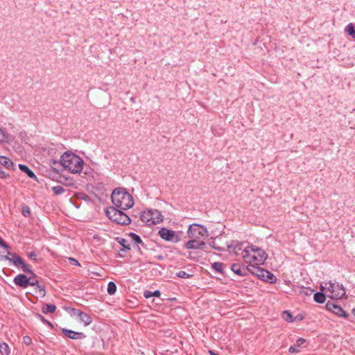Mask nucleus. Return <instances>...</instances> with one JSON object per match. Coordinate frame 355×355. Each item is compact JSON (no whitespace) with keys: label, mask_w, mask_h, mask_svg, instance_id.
Segmentation results:
<instances>
[{"label":"nucleus","mask_w":355,"mask_h":355,"mask_svg":"<svg viewBox=\"0 0 355 355\" xmlns=\"http://www.w3.org/2000/svg\"><path fill=\"white\" fill-rule=\"evenodd\" d=\"M258 272V270L257 271ZM259 279L266 282L267 283H269L270 284H275L277 282V277L276 276L272 274L269 270L264 269L262 268V270H259Z\"/></svg>","instance_id":"nucleus-10"},{"label":"nucleus","mask_w":355,"mask_h":355,"mask_svg":"<svg viewBox=\"0 0 355 355\" xmlns=\"http://www.w3.org/2000/svg\"><path fill=\"white\" fill-rule=\"evenodd\" d=\"M123 211V209L112 206L107 207L105 213L106 216L114 223L121 225H127L131 223L132 220Z\"/></svg>","instance_id":"nucleus-3"},{"label":"nucleus","mask_w":355,"mask_h":355,"mask_svg":"<svg viewBox=\"0 0 355 355\" xmlns=\"http://www.w3.org/2000/svg\"><path fill=\"white\" fill-rule=\"evenodd\" d=\"M257 252V256H252L250 262L256 261L257 265H263L268 259V254L266 251L256 245H249L243 250V258L246 259L249 257V252Z\"/></svg>","instance_id":"nucleus-4"},{"label":"nucleus","mask_w":355,"mask_h":355,"mask_svg":"<svg viewBox=\"0 0 355 355\" xmlns=\"http://www.w3.org/2000/svg\"><path fill=\"white\" fill-rule=\"evenodd\" d=\"M160 295H161V292L159 290H156V291H155L153 292L148 291V290H146L144 292V296L146 299H148V298L152 297H159Z\"/></svg>","instance_id":"nucleus-27"},{"label":"nucleus","mask_w":355,"mask_h":355,"mask_svg":"<svg viewBox=\"0 0 355 355\" xmlns=\"http://www.w3.org/2000/svg\"><path fill=\"white\" fill-rule=\"evenodd\" d=\"M10 178V175L6 173L2 168L0 167V178L2 179H8Z\"/></svg>","instance_id":"nucleus-43"},{"label":"nucleus","mask_w":355,"mask_h":355,"mask_svg":"<svg viewBox=\"0 0 355 355\" xmlns=\"http://www.w3.org/2000/svg\"><path fill=\"white\" fill-rule=\"evenodd\" d=\"M0 353L2 355H9L10 353L8 345L4 342L0 343Z\"/></svg>","instance_id":"nucleus-30"},{"label":"nucleus","mask_w":355,"mask_h":355,"mask_svg":"<svg viewBox=\"0 0 355 355\" xmlns=\"http://www.w3.org/2000/svg\"><path fill=\"white\" fill-rule=\"evenodd\" d=\"M0 246L3 248H6V249L9 248L8 244L6 241H4V240L1 236H0Z\"/></svg>","instance_id":"nucleus-46"},{"label":"nucleus","mask_w":355,"mask_h":355,"mask_svg":"<svg viewBox=\"0 0 355 355\" xmlns=\"http://www.w3.org/2000/svg\"><path fill=\"white\" fill-rule=\"evenodd\" d=\"M247 268H248V275L249 273H251V274L257 276L259 278V274H260V273L259 272H257V270L259 271V270H262V268L259 267V266H253L252 264L248 265Z\"/></svg>","instance_id":"nucleus-26"},{"label":"nucleus","mask_w":355,"mask_h":355,"mask_svg":"<svg viewBox=\"0 0 355 355\" xmlns=\"http://www.w3.org/2000/svg\"><path fill=\"white\" fill-rule=\"evenodd\" d=\"M189 258L191 259V253H189Z\"/></svg>","instance_id":"nucleus-57"},{"label":"nucleus","mask_w":355,"mask_h":355,"mask_svg":"<svg viewBox=\"0 0 355 355\" xmlns=\"http://www.w3.org/2000/svg\"><path fill=\"white\" fill-rule=\"evenodd\" d=\"M305 339H304L303 338H299L297 340H296V346L297 347H300L301 345H302L304 343H305Z\"/></svg>","instance_id":"nucleus-47"},{"label":"nucleus","mask_w":355,"mask_h":355,"mask_svg":"<svg viewBox=\"0 0 355 355\" xmlns=\"http://www.w3.org/2000/svg\"><path fill=\"white\" fill-rule=\"evenodd\" d=\"M113 207L127 210L134 205V200L127 190L123 187H118L113 190L111 195Z\"/></svg>","instance_id":"nucleus-2"},{"label":"nucleus","mask_w":355,"mask_h":355,"mask_svg":"<svg viewBox=\"0 0 355 355\" xmlns=\"http://www.w3.org/2000/svg\"><path fill=\"white\" fill-rule=\"evenodd\" d=\"M188 237L191 239L200 240L209 236L207 228L198 223L191 224L187 230Z\"/></svg>","instance_id":"nucleus-7"},{"label":"nucleus","mask_w":355,"mask_h":355,"mask_svg":"<svg viewBox=\"0 0 355 355\" xmlns=\"http://www.w3.org/2000/svg\"><path fill=\"white\" fill-rule=\"evenodd\" d=\"M21 214L24 217H28L31 214V209L28 205H24L21 208Z\"/></svg>","instance_id":"nucleus-39"},{"label":"nucleus","mask_w":355,"mask_h":355,"mask_svg":"<svg viewBox=\"0 0 355 355\" xmlns=\"http://www.w3.org/2000/svg\"><path fill=\"white\" fill-rule=\"evenodd\" d=\"M345 31L352 38H355V28L353 24H349L345 28Z\"/></svg>","instance_id":"nucleus-34"},{"label":"nucleus","mask_w":355,"mask_h":355,"mask_svg":"<svg viewBox=\"0 0 355 355\" xmlns=\"http://www.w3.org/2000/svg\"><path fill=\"white\" fill-rule=\"evenodd\" d=\"M18 167L19 170L26 173L28 178L39 182L37 175L27 165L19 164Z\"/></svg>","instance_id":"nucleus-18"},{"label":"nucleus","mask_w":355,"mask_h":355,"mask_svg":"<svg viewBox=\"0 0 355 355\" xmlns=\"http://www.w3.org/2000/svg\"><path fill=\"white\" fill-rule=\"evenodd\" d=\"M135 248V249H136L137 252H139L140 254H142V251H141V247L139 245H137Z\"/></svg>","instance_id":"nucleus-52"},{"label":"nucleus","mask_w":355,"mask_h":355,"mask_svg":"<svg viewBox=\"0 0 355 355\" xmlns=\"http://www.w3.org/2000/svg\"><path fill=\"white\" fill-rule=\"evenodd\" d=\"M282 318L288 322H293L295 321L294 317L293 316L291 312L290 311H284L282 314Z\"/></svg>","instance_id":"nucleus-28"},{"label":"nucleus","mask_w":355,"mask_h":355,"mask_svg":"<svg viewBox=\"0 0 355 355\" xmlns=\"http://www.w3.org/2000/svg\"><path fill=\"white\" fill-rule=\"evenodd\" d=\"M114 239L121 245V248L119 250L117 257L124 258L125 256V253L131 250L130 244L128 243V241L125 239L120 236H116Z\"/></svg>","instance_id":"nucleus-11"},{"label":"nucleus","mask_w":355,"mask_h":355,"mask_svg":"<svg viewBox=\"0 0 355 355\" xmlns=\"http://www.w3.org/2000/svg\"><path fill=\"white\" fill-rule=\"evenodd\" d=\"M13 283L18 287L26 288L30 285L29 277L24 274H19L14 277Z\"/></svg>","instance_id":"nucleus-12"},{"label":"nucleus","mask_w":355,"mask_h":355,"mask_svg":"<svg viewBox=\"0 0 355 355\" xmlns=\"http://www.w3.org/2000/svg\"><path fill=\"white\" fill-rule=\"evenodd\" d=\"M231 270L236 274L237 275H239L241 277H246L248 276V268L246 266H243L241 268V265L239 263H233L231 266Z\"/></svg>","instance_id":"nucleus-15"},{"label":"nucleus","mask_w":355,"mask_h":355,"mask_svg":"<svg viewBox=\"0 0 355 355\" xmlns=\"http://www.w3.org/2000/svg\"><path fill=\"white\" fill-rule=\"evenodd\" d=\"M243 243L239 241H232L230 243L227 244V251L238 254L239 251L242 250Z\"/></svg>","instance_id":"nucleus-16"},{"label":"nucleus","mask_w":355,"mask_h":355,"mask_svg":"<svg viewBox=\"0 0 355 355\" xmlns=\"http://www.w3.org/2000/svg\"><path fill=\"white\" fill-rule=\"evenodd\" d=\"M155 258L157 260L162 261L164 259V257L162 254H159V255L155 256Z\"/></svg>","instance_id":"nucleus-51"},{"label":"nucleus","mask_w":355,"mask_h":355,"mask_svg":"<svg viewBox=\"0 0 355 355\" xmlns=\"http://www.w3.org/2000/svg\"><path fill=\"white\" fill-rule=\"evenodd\" d=\"M199 249H205L207 247V244L203 241L198 240Z\"/></svg>","instance_id":"nucleus-49"},{"label":"nucleus","mask_w":355,"mask_h":355,"mask_svg":"<svg viewBox=\"0 0 355 355\" xmlns=\"http://www.w3.org/2000/svg\"><path fill=\"white\" fill-rule=\"evenodd\" d=\"M80 198L83 200L85 202H91L92 201L91 198L86 193H80Z\"/></svg>","instance_id":"nucleus-42"},{"label":"nucleus","mask_w":355,"mask_h":355,"mask_svg":"<svg viewBox=\"0 0 355 355\" xmlns=\"http://www.w3.org/2000/svg\"><path fill=\"white\" fill-rule=\"evenodd\" d=\"M36 292H38L40 297H44L46 295V288L45 286L41 284H38L36 288Z\"/></svg>","instance_id":"nucleus-35"},{"label":"nucleus","mask_w":355,"mask_h":355,"mask_svg":"<svg viewBox=\"0 0 355 355\" xmlns=\"http://www.w3.org/2000/svg\"><path fill=\"white\" fill-rule=\"evenodd\" d=\"M52 191L55 195H61L64 192V189L62 186H55L52 187Z\"/></svg>","instance_id":"nucleus-38"},{"label":"nucleus","mask_w":355,"mask_h":355,"mask_svg":"<svg viewBox=\"0 0 355 355\" xmlns=\"http://www.w3.org/2000/svg\"><path fill=\"white\" fill-rule=\"evenodd\" d=\"M209 245L210 248H214V249H215V250H216L218 251H220V252L225 251V248L218 246L216 244L215 240H212L210 242H209Z\"/></svg>","instance_id":"nucleus-37"},{"label":"nucleus","mask_w":355,"mask_h":355,"mask_svg":"<svg viewBox=\"0 0 355 355\" xmlns=\"http://www.w3.org/2000/svg\"><path fill=\"white\" fill-rule=\"evenodd\" d=\"M325 306L328 311L334 313L335 315L339 317L344 318H347L349 317V314L345 311H344L341 306L335 303L328 302Z\"/></svg>","instance_id":"nucleus-9"},{"label":"nucleus","mask_w":355,"mask_h":355,"mask_svg":"<svg viewBox=\"0 0 355 355\" xmlns=\"http://www.w3.org/2000/svg\"><path fill=\"white\" fill-rule=\"evenodd\" d=\"M23 343L26 345L29 346L33 343L32 338L28 336H25L23 337Z\"/></svg>","instance_id":"nucleus-40"},{"label":"nucleus","mask_w":355,"mask_h":355,"mask_svg":"<svg viewBox=\"0 0 355 355\" xmlns=\"http://www.w3.org/2000/svg\"><path fill=\"white\" fill-rule=\"evenodd\" d=\"M324 291H321L320 292H316L313 295V300L315 302L319 304H322L325 302L326 295L323 292Z\"/></svg>","instance_id":"nucleus-23"},{"label":"nucleus","mask_w":355,"mask_h":355,"mask_svg":"<svg viewBox=\"0 0 355 355\" xmlns=\"http://www.w3.org/2000/svg\"><path fill=\"white\" fill-rule=\"evenodd\" d=\"M150 210L148 209L147 211H143L141 214L140 219L142 222L146 223L148 225H152L151 224V219H150Z\"/></svg>","instance_id":"nucleus-24"},{"label":"nucleus","mask_w":355,"mask_h":355,"mask_svg":"<svg viewBox=\"0 0 355 355\" xmlns=\"http://www.w3.org/2000/svg\"><path fill=\"white\" fill-rule=\"evenodd\" d=\"M73 311L78 316L79 320L84 324L85 326H88L92 322V318L87 313L76 309H73Z\"/></svg>","instance_id":"nucleus-14"},{"label":"nucleus","mask_w":355,"mask_h":355,"mask_svg":"<svg viewBox=\"0 0 355 355\" xmlns=\"http://www.w3.org/2000/svg\"><path fill=\"white\" fill-rule=\"evenodd\" d=\"M297 347L296 345H291L289 349H288V352L290 353H296V352H299V350L297 349Z\"/></svg>","instance_id":"nucleus-48"},{"label":"nucleus","mask_w":355,"mask_h":355,"mask_svg":"<svg viewBox=\"0 0 355 355\" xmlns=\"http://www.w3.org/2000/svg\"><path fill=\"white\" fill-rule=\"evenodd\" d=\"M6 256H7V254L6 255H0V261L5 260V259L2 258V257H6Z\"/></svg>","instance_id":"nucleus-55"},{"label":"nucleus","mask_w":355,"mask_h":355,"mask_svg":"<svg viewBox=\"0 0 355 355\" xmlns=\"http://www.w3.org/2000/svg\"><path fill=\"white\" fill-rule=\"evenodd\" d=\"M52 162V168L57 173L63 171H67L73 174L80 173L85 166V162L80 157L69 151L64 152L60 160H53Z\"/></svg>","instance_id":"nucleus-1"},{"label":"nucleus","mask_w":355,"mask_h":355,"mask_svg":"<svg viewBox=\"0 0 355 355\" xmlns=\"http://www.w3.org/2000/svg\"><path fill=\"white\" fill-rule=\"evenodd\" d=\"M30 275V277H32V279H34L36 276L35 273L34 272V271L33 270V272L32 274H29Z\"/></svg>","instance_id":"nucleus-54"},{"label":"nucleus","mask_w":355,"mask_h":355,"mask_svg":"<svg viewBox=\"0 0 355 355\" xmlns=\"http://www.w3.org/2000/svg\"><path fill=\"white\" fill-rule=\"evenodd\" d=\"M116 284L113 282H110L107 284V292L109 295H113L116 291Z\"/></svg>","instance_id":"nucleus-32"},{"label":"nucleus","mask_w":355,"mask_h":355,"mask_svg":"<svg viewBox=\"0 0 355 355\" xmlns=\"http://www.w3.org/2000/svg\"><path fill=\"white\" fill-rule=\"evenodd\" d=\"M223 263L222 262H214L211 264V268L216 272L223 275L224 274V270H223Z\"/></svg>","instance_id":"nucleus-29"},{"label":"nucleus","mask_w":355,"mask_h":355,"mask_svg":"<svg viewBox=\"0 0 355 355\" xmlns=\"http://www.w3.org/2000/svg\"><path fill=\"white\" fill-rule=\"evenodd\" d=\"M184 247L187 250H198L199 249L198 240L190 239L184 243Z\"/></svg>","instance_id":"nucleus-22"},{"label":"nucleus","mask_w":355,"mask_h":355,"mask_svg":"<svg viewBox=\"0 0 355 355\" xmlns=\"http://www.w3.org/2000/svg\"><path fill=\"white\" fill-rule=\"evenodd\" d=\"M5 261H8L9 263L17 268H20L21 270L28 274H32L33 270L30 265H28L23 258L15 252L7 251V256L3 257Z\"/></svg>","instance_id":"nucleus-5"},{"label":"nucleus","mask_w":355,"mask_h":355,"mask_svg":"<svg viewBox=\"0 0 355 355\" xmlns=\"http://www.w3.org/2000/svg\"><path fill=\"white\" fill-rule=\"evenodd\" d=\"M128 236L131 239V241L136 245H141L142 248L146 249V244L143 242L141 238L139 235L135 232H129L128 234Z\"/></svg>","instance_id":"nucleus-19"},{"label":"nucleus","mask_w":355,"mask_h":355,"mask_svg":"<svg viewBox=\"0 0 355 355\" xmlns=\"http://www.w3.org/2000/svg\"><path fill=\"white\" fill-rule=\"evenodd\" d=\"M61 330L66 337L73 340H81L86 338V335L83 332L75 331L67 328H62Z\"/></svg>","instance_id":"nucleus-13"},{"label":"nucleus","mask_w":355,"mask_h":355,"mask_svg":"<svg viewBox=\"0 0 355 355\" xmlns=\"http://www.w3.org/2000/svg\"><path fill=\"white\" fill-rule=\"evenodd\" d=\"M150 216H151L150 219H151L152 225H155V224L162 222L164 217H163L161 211H159L157 209H150Z\"/></svg>","instance_id":"nucleus-17"},{"label":"nucleus","mask_w":355,"mask_h":355,"mask_svg":"<svg viewBox=\"0 0 355 355\" xmlns=\"http://www.w3.org/2000/svg\"><path fill=\"white\" fill-rule=\"evenodd\" d=\"M157 234L166 241L177 243L181 241L183 232L182 231L175 232L166 227H162L159 230Z\"/></svg>","instance_id":"nucleus-8"},{"label":"nucleus","mask_w":355,"mask_h":355,"mask_svg":"<svg viewBox=\"0 0 355 355\" xmlns=\"http://www.w3.org/2000/svg\"><path fill=\"white\" fill-rule=\"evenodd\" d=\"M35 316L39 319L40 321H42L44 324H46L50 328H53V324L52 322H51L50 321L47 320L46 319H45V318L41 315L40 313H35Z\"/></svg>","instance_id":"nucleus-33"},{"label":"nucleus","mask_w":355,"mask_h":355,"mask_svg":"<svg viewBox=\"0 0 355 355\" xmlns=\"http://www.w3.org/2000/svg\"><path fill=\"white\" fill-rule=\"evenodd\" d=\"M0 164L9 170H15L13 162L6 156L0 155Z\"/></svg>","instance_id":"nucleus-20"},{"label":"nucleus","mask_w":355,"mask_h":355,"mask_svg":"<svg viewBox=\"0 0 355 355\" xmlns=\"http://www.w3.org/2000/svg\"><path fill=\"white\" fill-rule=\"evenodd\" d=\"M304 315L302 313H300L297 315L295 317H294L295 321H302V320H304Z\"/></svg>","instance_id":"nucleus-50"},{"label":"nucleus","mask_w":355,"mask_h":355,"mask_svg":"<svg viewBox=\"0 0 355 355\" xmlns=\"http://www.w3.org/2000/svg\"><path fill=\"white\" fill-rule=\"evenodd\" d=\"M56 311V306L55 304H46L42 308V311L44 314L53 313Z\"/></svg>","instance_id":"nucleus-25"},{"label":"nucleus","mask_w":355,"mask_h":355,"mask_svg":"<svg viewBox=\"0 0 355 355\" xmlns=\"http://www.w3.org/2000/svg\"><path fill=\"white\" fill-rule=\"evenodd\" d=\"M209 354L210 355H219L218 354L216 353V352H215L214 351H213V350H209Z\"/></svg>","instance_id":"nucleus-53"},{"label":"nucleus","mask_w":355,"mask_h":355,"mask_svg":"<svg viewBox=\"0 0 355 355\" xmlns=\"http://www.w3.org/2000/svg\"><path fill=\"white\" fill-rule=\"evenodd\" d=\"M314 292V290L310 287L301 286L299 293L306 296H311Z\"/></svg>","instance_id":"nucleus-31"},{"label":"nucleus","mask_w":355,"mask_h":355,"mask_svg":"<svg viewBox=\"0 0 355 355\" xmlns=\"http://www.w3.org/2000/svg\"><path fill=\"white\" fill-rule=\"evenodd\" d=\"M88 173H89V172L86 170V171H85V174H88Z\"/></svg>","instance_id":"nucleus-56"},{"label":"nucleus","mask_w":355,"mask_h":355,"mask_svg":"<svg viewBox=\"0 0 355 355\" xmlns=\"http://www.w3.org/2000/svg\"><path fill=\"white\" fill-rule=\"evenodd\" d=\"M14 137L12 135L6 132L3 128H0V142L9 143Z\"/></svg>","instance_id":"nucleus-21"},{"label":"nucleus","mask_w":355,"mask_h":355,"mask_svg":"<svg viewBox=\"0 0 355 355\" xmlns=\"http://www.w3.org/2000/svg\"><path fill=\"white\" fill-rule=\"evenodd\" d=\"M27 254H28V258H30L31 259H32L33 261L37 260V254L35 253V252L31 251V252H28Z\"/></svg>","instance_id":"nucleus-41"},{"label":"nucleus","mask_w":355,"mask_h":355,"mask_svg":"<svg viewBox=\"0 0 355 355\" xmlns=\"http://www.w3.org/2000/svg\"><path fill=\"white\" fill-rule=\"evenodd\" d=\"M29 286H37L40 283L37 280L32 279V277H29Z\"/></svg>","instance_id":"nucleus-45"},{"label":"nucleus","mask_w":355,"mask_h":355,"mask_svg":"<svg viewBox=\"0 0 355 355\" xmlns=\"http://www.w3.org/2000/svg\"><path fill=\"white\" fill-rule=\"evenodd\" d=\"M327 290L331 294L328 295L331 299L338 300L345 295V290L342 284L332 283L331 282L325 283V286H320V291Z\"/></svg>","instance_id":"nucleus-6"},{"label":"nucleus","mask_w":355,"mask_h":355,"mask_svg":"<svg viewBox=\"0 0 355 355\" xmlns=\"http://www.w3.org/2000/svg\"><path fill=\"white\" fill-rule=\"evenodd\" d=\"M192 276H193V275L188 274L187 272H186L185 271H183V270H180L175 274V277L182 278V279H188V278L191 277Z\"/></svg>","instance_id":"nucleus-36"},{"label":"nucleus","mask_w":355,"mask_h":355,"mask_svg":"<svg viewBox=\"0 0 355 355\" xmlns=\"http://www.w3.org/2000/svg\"><path fill=\"white\" fill-rule=\"evenodd\" d=\"M69 260L70 263L71 265H73V266H80L79 261L76 259H75V258L69 257Z\"/></svg>","instance_id":"nucleus-44"}]
</instances>
